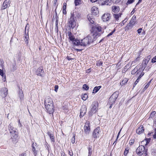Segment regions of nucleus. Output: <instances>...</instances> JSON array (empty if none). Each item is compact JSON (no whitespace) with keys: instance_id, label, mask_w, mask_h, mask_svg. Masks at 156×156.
Instances as JSON below:
<instances>
[{"instance_id":"f257e3e1","label":"nucleus","mask_w":156,"mask_h":156,"mask_svg":"<svg viewBox=\"0 0 156 156\" xmlns=\"http://www.w3.org/2000/svg\"><path fill=\"white\" fill-rule=\"evenodd\" d=\"M8 129L10 134L11 139L12 140L13 144L17 142L18 135L17 129L14 127L12 123H10L8 126Z\"/></svg>"},{"instance_id":"f03ea898","label":"nucleus","mask_w":156,"mask_h":156,"mask_svg":"<svg viewBox=\"0 0 156 156\" xmlns=\"http://www.w3.org/2000/svg\"><path fill=\"white\" fill-rule=\"evenodd\" d=\"M91 32L98 37L100 36L102 33L101 27L98 25L94 24L92 27Z\"/></svg>"},{"instance_id":"7ed1b4c3","label":"nucleus","mask_w":156,"mask_h":156,"mask_svg":"<svg viewBox=\"0 0 156 156\" xmlns=\"http://www.w3.org/2000/svg\"><path fill=\"white\" fill-rule=\"evenodd\" d=\"M98 104L96 102H94L92 103L91 105V108L89 112V114L92 115L94 114L97 112L98 108Z\"/></svg>"},{"instance_id":"20e7f679","label":"nucleus","mask_w":156,"mask_h":156,"mask_svg":"<svg viewBox=\"0 0 156 156\" xmlns=\"http://www.w3.org/2000/svg\"><path fill=\"white\" fill-rule=\"evenodd\" d=\"M150 58L151 56L149 55L143 61L141 65L140 66L141 67L139 68V69L142 72H143V71L146 67L150 60Z\"/></svg>"},{"instance_id":"39448f33","label":"nucleus","mask_w":156,"mask_h":156,"mask_svg":"<svg viewBox=\"0 0 156 156\" xmlns=\"http://www.w3.org/2000/svg\"><path fill=\"white\" fill-rule=\"evenodd\" d=\"M142 73H144L142 72L139 69V66H136L131 72V74L133 75L135 74L136 77H138Z\"/></svg>"},{"instance_id":"423d86ee","label":"nucleus","mask_w":156,"mask_h":156,"mask_svg":"<svg viewBox=\"0 0 156 156\" xmlns=\"http://www.w3.org/2000/svg\"><path fill=\"white\" fill-rule=\"evenodd\" d=\"M71 14V16L73 18L76 20L81 18V14L80 12H79L76 11H74L73 12H72Z\"/></svg>"},{"instance_id":"0eeeda50","label":"nucleus","mask_w":156,"mask_h":156,"mask_svg":"<svg viewBox=\"0 0 156 156\" xmlns=\"http://www.w3.org/2000/svg\"><path fill=\"white\" fill-rule=\"evenodd\" d=\"M145 148L144 146H140L136 150L137 154L141 156L145 152Z\"/></svg>"},{"instance_id":"6e6552de","label":"nucleus","mask_w":156,"mask_h":156,"mask_svg":"<svg viewBox=\"0 0 156 156\" xmlns=\"http://www.w3.org/2000/svg\"><path fill=\"white\" fill-rule=\"evenodd\" d=\"M118 96V92L114 93L109 98V102L114 104Z\"/></svg>"},{"instance_id":"1a4fd4ad","label":"nucleus","mask_w":156,"mask_h":156,"mask_svg":"<svg viewBox=\"0 0 156 156\" xmlns=\"http://www.w3.org/2000/svg\"><path fill=\"white\" fill-rule=\"evenodd\" d=\"M98 37V36L96 35L92 32L87 36V38L89 39L88 40L90 43L95 41Z\"/></svg>"},{"instance_id":"9d476101","label":"nucleus","mask_w":156,"mask_h":156,"mask_svg":"<svg viewBox=\"0 0 156 156\" xmlns=\"http://www.w3.org/2000/svg\"><path fill=\"white\" fill-rule=\"evenodd\" d=\"M76 20L71 16L70 18L68 20V23L69 27L73 28L76 25Z\"/></svg>"},{"instance_id":"9b49d317","label":"nucleus","mask_w":156,"mask_h":156,"mask_svg":"<svg viewBox=\"0 0 156 156\" xmlns=\"http://www.w3.org/2000/svg\"><path fill=\"white\" fill-rule=\"evenodd\" d=\"M44 104L45 107L51 105H53L52 100L50 97H47L45 99Z\"/></svg>"},{"instance_id":"f8f14e48","label":"nucleus","mask_w":156,"mask_h":156,"mask_svg":"<svg viewBox=\"0 0 156 156\" xmlns=\"http://www.w3.org/2000/svg\"><path fill=\"white\" fill-rule=\"evenodd\" d=\"M90 130V123L89 122H86L84 126V132L87 134H89Z\"/></svg>"},{"instance_id":"ddd939ff","label":"nucleus","mask_w":156,"mask_h":156,"mask_svg":"<svg viewBox=\"0 0 156 156\" xmlns=\"http://www.w3.org/2000/svg\"><path fill=\"white\" fill-rule=\"evenodd\" d=\"M100 132L101 131L99 127H98L94 129L93 133V136L94 138H97L99 136Z\"/></svg>"},{"instance_id":"4468645a","label":"nucleus","mask_w":156,"mask_h":156,"mask_svg":"<svg viewBox=\"0 0 156 156\" xmlns=\"http://www.w3.org/2000/svg\"><path fill=\"white\" fill-rule=\"evenodd\" d=\"M48 112L50 114H53L54 111V107L53 105H51L45 107Z\"/></svg>"},{"instance_id":"2eb2a0df","label":"nucleus","mask_w":156,"mask_h":156,"mask_svg":"<svg viewBox=\"0 0 156 156\" xmlns=\"http://www.w3.org/2000/svg\"><path fill=\"white\" fill-rule=\"evenodd\" d=\"M8 90L5 87L2 88L0 91V95L2 98H5L7 96Z\"/></svg>"},{"instance_id":"dca6fc26","label":"nucleus","mask_w":156,"mask_h":156,"mask_svg":"<svg viewBox=\"0 0 156 156\" xmlns=\"http://www.w3.org/2000/svg\"><path fill=\"white\" fill-rule=\"evenodd\" d=\"M88 38H87V37L84 39L81 40V46H85L87 45L90 44Z\"/></svg>"},{"instance_id":"f3484780","label":"nucleus","mask_w":156,"mask_h":156,"mask_svg":"<svg viewBox=\"0 0 156 156\" xmlns=\"http://www.w3.org/2000/svg\"><path fill=\"white\" fill-rule=\"evenodd\" d=\"M111 18V15L108 13H105L103 15L102 18L104 22L108 21Z\"/></svg>"},{"instance_id":"a211bd4d","label":"nucleus","mask_w":156,"mask_h":156,"mask_svg":"<svg viewBox=\"0 0 156 156\" xmlns=\"http://www.w3.org/2000/svg\"><path fill=\"white\" fill-rule=\"evenodd\" d=\"M28 26H29V24H27L25 27V35L24 36V40L25 41V42L26 44H28V40L29 39V35L28 34V30H29V27H28V28L27 29V34H26V29H27V27Z\"/></svg>"},{"instance_id":"6ab92c4d","label":"nucleus","mask_w":156,"mask_h":156,"mask_svg":"<svg viewBox=\"0 0 156 156\" xmlns=\"http://www.w3.org/2000/svg\"><path fill=\"white\" fill-rule=\"evenodd\" d=\"M44 71L43 67L42 66L39 67L36 71V74L38 76H43L44 75Z\"/></svg>"},{"instance_id":"aec40b11","label":"nucleus","mask_w":156,"mask_h":156,"mask_svg":"<svg viewBox=\"0 0 156 156\" xmlns=\"http://www.w3.org/2000/svg\"><path fill=\"white\" fill-rule=\"evenodd\" d=\"M92 16H97L99 13V11L98 8L95 6H94L91 8Z\"/></svg>"},{"instance_id":"412c9836","label":"nucleus","mask_w":156,"mask_h":156,"mask_svg":"<svg viewBox=\"0 0 156 156\" xmlns=\"http://www.w3.org/2000/svg\"><path fill=\"white\" fill-rule=\"evenodd\" d=\"M87 18L88 20L91 24H93L94 23V19L92 15H91V14H88L87 16Z\"/></svg>"},{"instance_id":"4be33fe9","label":"nucleus","mask_w":156,"mask_h":156,"mask_svg":"<svg viewBox=\"0 0 156 156\" xmlns=\"http://www.w3.org/2000/svg\"><path fill=\"white\" fill-rule=\"evenodd\" d=\"M112 12L115 13H117L119 11V7L118 6H113L112 7Z\"/></svg>"},{"instance_id":"5701e85b","label":"nucleus","mask_w":156,"mask_h":156,"mask_svg":"<svg viewBox=\"0 0 156 156\" xmlns=\"http://www.w3.org/2000/svg\"><path fill=\"white\" fill-rule=\"evenodd\" d=\"M144 129L143 126H140L136 130V133L139 134L143 133L144 131Z\"/></svg>"},{"instance_id":"b1692460","label":"nucleus","mask_w":156,"mask_h":156,"mask_svg":"<svg viewBox=\"0 0 156 156\" xmlns=\"http://www.w3.org/2000/svg\"><path fill=\"white\" fill-rule=\"evenodd\" d=\"M122 14L119 13L118 14H113V16L114 18L115 19V21H118L119 20V18L121 17Z\"/></svg>"},{"instance_id":"393cba45","label":"nucleus","mask_w":156,"mask_h":156,"mask_svg":"<svg viewBox=\"0 0 156 156\" xmlns=\"http://www.w3.org/2000/svg\"><path fill=\"white\" fill-rule=\"evenodd\" d=\"M9 0H6L3 3V5L2 7V9H4L7 8L8 6L9 5Z\"/></svg>"},{"instance_id":"a878e982","label":"nucleus","mask_w":156,"mask_h":156,"mask_svg":"<svg viewBox=\"0 0 156 156\" xmlns=\"http://www.w3.org/2000/svg\"><path fill=\"white\" fill-rule=\"evenodd\" d=\"M68 35L70 40L72 41V42L76 39L74 36L72 34L71 32L68 31Z\"/></svg>"},{"instance_id":"bb28decb","label":"nucleus","mask_w":156,"mask_h":156,"mask_svg":"<svg viewBox=\"0 0 156 156\" xmlns=\"http://www.w3.org/2000/svg\"><path fill=\"white\" fill-rule=\"evenodd\" d=\"M108 0H98V2L101 5L108 4Z\"/></svg>"},{"instance_id":"cd10ccee","label":"nucleus","mask_w":156,"mask_h":156,"mask_svg":"<svg viewBox=\"0 0 156 156\" xmlns=\"http://www.w3.org/2000/svg\"><path fill=\"white\" fill-rule=\"evenodd\" d=\"M73 43L74 45L75 46H81V41L80 42V40L78 39H75L72 42Z\"/></svg>"},{"instance_id":"c85d7f7f","label":"nucleus","mask_w":156,"mask_h":156,"mask_svg":"<svg viewBox=\"0 0 156 156\" xmlns=\"http://www.w3.org/2000/svg\"><path fill=\"white\" fill-rule=\"evenodd\" d=\"M47 134L49 136L50 138L52 141H55V137L53 134H51L50 132H48Z\"/></svg>"},{"instance_id":"c756f323","label":"nucleus","mask_w":156,"mask_h":156,"mask_svg":"<svg viewBox=\"0 0 156 156\" xmlns=\"http://www.w3.org/2000/svg\"><path fill=\"white\" fill-rule=\"evenodd\" d=\"M144 73H142L141 75H140L138 76V78L136 81L135 82L134 85L133 87H134L136 84H137V83L139 82L140 79L141 78V77L144 75Z\"/></svg>"},{"instance_id":"7c9ffc66","label":"nucleus","mask_w":156,"mask_h":156,"mask_svg":"<svg viewBox=\"0 0 156 156\" xmlns=\"http://www.w3.org/2000/svg\"><path fill=\"white\" fill-rule=\"evenodd\" d=\"M101 87V86H100L98 87H94L93 91V93H96Z\"/></svg>"},{"instance_id":"2f4dec72","label":"nucleus","mask_w":156,"mask_h":156,"mask_svg":"<svg viewBox=\"0 0 156 156\" xmlns=\"http://www.w3.org/2000/svg\"><path fill=\"white\" fill-rule=\"evenodd\" d=\"M19 96L21 100H23L24 98V95L23 91H22L21 89L19 91Z\"/></svg>"},{"instance_id":"473e14b6","label":"nucleus","mask_w":156,"mask_h":156,"mask_svg":"<svg viewBox=\"0 0 156 156\" xmlns=\"http://www.w3.org/2000/svg\"><path fill=\"white\" fill-rule=\"evenodd\" d=\"M136 19V16H133L130 20L129 22V23L130 24L132 25H134L136 22L135 20Z\"/></svg>"},{"instance_id":"72a5a7b5","label":"nucleus","mask_w":156,"mask_h":156,"mask_svg":"<svg viewBox=\"0 0 156 156\" xmlns=\"http://www.w3.org/2000/svg\"><path fill=\"white\" fill-rule=\"evenodd\" d=\"M88 156H91L92 153V147L89 146L88 147Z\"/></svg>"},{"instance_id":"f704fd0d","label":"nucleus","mask_w":156,"mask_h":156,"mask_svg":"<svg viewBox=\"0 0 156 156\" xmlns=\"http://www.w3.org/2000/svg\"><path fill=\"white\" fill-rule=\"evenodd\" d=\"M37 147V144L33 143L32 145V150L38 149Z\"/></svg>"},{"instance_id":"c9c22d12","label":"nucleus","mask_w":156,"mask_h":156,"mask_svg":"<svg viewBox=\"0 0 156 156\" xmlns=\"http://www.w3.org/2000/svg\"><path fill=\"white\" fill-rule=\"evenodd\" d=\"M128 81V80L127 78H124L122 81L120 83V84L122 86L123 85L125 84Z\"/></svg>"},{"instance_id":"e433bc0d","label":"nucleus","mask_w":156,"mask_h":156,"mask_svg":"<svg viewBox=\"0 0 156 156\" xmlns=\"http://www.w3.org/2000/svg\"><path fill=\"white\" fill-rule=\"evenodd\" d=\"M87 98L88 95L86 94H85L81 96V98L83 101L86 100Z\"/></svg>"},{"instance_id":"4c0bfd02","label":"nucleus","mask_w":156,"mask_h":156,"mask_svg":"<svg viewBox=\"0 0 156 156\" xmlns=\"http://www.w3.org/2000/svg\"><path fill=\"white\" fill-rule=\"evenodd\" d=\"M75 4L76 6L78 5L81 3V0H75Z\"/></svg>"},{"instance_id":"58836bf2","label":"nucleus","mask_w":156,"mask_h":156,"mask_svg":"<svg viewBox=\"0 0 156 156\" xmlns=\"http://www.w3.org/2000/svg\"><path fill=\"white\" fill-rule=\"evenodd\" d=\"M102 63L103 62L101 61L98 60L97 62L96 65L98 66H102Z\"/></svg>"},{"instance_id":"ea45409f","label":"nucleus","mask_w":156,"mask_h":156,"mask_svg":"<svg viewBox=\"0 0 156 156\" xmlns=\"http://www.w3.org/2000/svg\"><path fill=\"white\" fill-rule=\"evenodd\" d=\"M84 110L85 111V112H86L87 108L85 106H83L80 109V112H83V111Z\"/></svg>"},{"instance_id":"a19ab883","label":"nucleus","mask_w":156,"mask_h":156,"mask_svg":"<svg viewBox=\"0 0 156 156\" xmlns=\"http://www.w3.org/2000/svg\"><path fill=\"white\" fill-rule=\"evenodd\" d=\"M129 148L128 147L126 148L124 151V155L126 156L128 153V151Z\"/></svg>"},{"instance_id":"79ce46f5","label":"nucleus","mask_w":156,"mask_h":156,"mask_svg":"<svg viewBox=\"0 0 156 156\" xmlns=\"http://www.w3.org/2000/svg\"><path fill=\"white\" fill-rule=\"evenodd\" d=\"M83 88L86 90H87L89 89V87L87 84H84L83 86Z\"/></svg>"},{"instance_id":"37998d69","label":"nucleus","mask_w":156,"mask_h":156,"mask_svg":"<svg viewBox=\"0 0 156 156\" xmlns=\"http://www.w3.org/2000/svg\"><path fill=\"white\" fill-rule=\"evenodd\" d=\"M32 151L33 152V154L34 156H36L37 154L38 153V151L37 149L32 150Z\"/></svg>"},{"instance_id":"c03bdc74","label":"nucleus","mask_w":156,"mask_h":156,"mask_svg":"<svg viewBox=\"0 0 156 156\" xmlns=\"http://www.w3.org/2000/svg\"><path fill=\"white\" fill-rule=\"evenodd\" d=\"M156 114V112L155 111H154L152 112L150 114V117L152 118L154 117V115Z\"/></svg>"},{"instance_id":"a18cd8bd","label":"nucleus","mask_w":156,"mask_h":156,"mask_svg":"<svg viewBox=\"0 0 156 156\" xmlns=\"http://www.w3.org/2000/svg\"><path fill=\"white\" fill-rule=\"evenodd\" d=\"M86 112H85V111H83V112H80V117L81 118L83 117L85 114Z\"/></svg>"},{"instance_id":"49530a36","label":"nucleus","mask_w":156,"mask_h":156,"mask_svg":"<svg viewBox=\"0 0 156 156\" xmlns=\"http://www.w3.org/2000/svg\"><path fill=\"white\" fill-rule=\"evenodd\" d=\"M75 134L73 136V137L71 139V142L73 144L75 143Z\"/></svg>"},{"instance_id":"de8ad7c7","label":"nucleus","mask_w":156,"mask_h":156,"mask_svg":"<svg viewBox=\"0 0 156 156\" xmlns=\"http://www.w3.org/2000/svg\"><path fill=\"white\" fill-rule=\"evenodd\" d=\"M111 1L112 2L116 4L120 2L121 1V0H111Z\"/></svg>"},{"instance_id":"09e8293b","label":"nucleus","mask_w":156,"mask_h":156,"mask_svg":"<svg viewBox=\"0 0 156 156\" xmlns=\"http://www.w3.org/2000/svg\"><path fill=\"white\" fill-rule=\"evenodd\" d=\"M134 142V139H131L129 141V144L130 145H132Z\"/></svg>"},{"instance_id":"8fccbe9b","label":"nucleus","mask_w":156,"mask_h":156,"mask_svg":"<svg viewBox=\"0 0 156 156\" xmlns=\"http://www.w3.org/2000/svg\"><path fill=\"white\" fill-rule=\"evenodd\" d=\"M126 22V20H124L122 21V23H120L119 24L121 26H122L125 24V23Z\"/></svg>"},{"instance_id":"3c124183","label":"nucleus","mask_w":156,"mask_h":156,"mask_svg":"<svg viewBox=\"0 0 156 156\" xmlns=\"http://www.w3.org/2000/svg\"><path fill=\"white\" fill-rule=\"evenodd\" d=\"M115 28L114 29V30H113L112 32H111V33H110L109 34H108L107 36L108 37H109V36H110L112 35L115 32Z\"/></svg>"},{"instance_id":"603ef678","label":"nucleus","mask_w":156,"mask_h":156,"mask_svg":"<svg viewBox=\"0 0 156 156\" xmlns=\"http://www.w3.org/2000/svg\"><path fill=\"white\" fill-rule=\"evenodd\" d=\"M150 81L145 86V87H144V90H146V89L148 87H149V85L150 84Z\"/></svg>"},{"instance_id":"864d4df0","label":"nucleus","mask_w":156,"mask_h":156,"mask_svg":"<svg viewBox=\"0 0 156 156\" xmlns=\"http://www.w3.org/2000/svg\"><path fill=\"white\" fill-rule=\"evenodd\" d=\"M151 62L152 63H154L156 62V55L152 59Z\"/></svg>"},{"instance_id":"5fc2aeb1","label":"nucleus","mask_w":156,"mask_h":156,"mask_svg":"<svg viewBox=\"0 0 156 156\" xmlns=\"http://www.w3.org/2000/svg\"><path fill=\"white\" fill-rule=\"evenodd\" d=\"M69 154L71 156H73V153L72 150L69 151Z\"/></svg>"},{"instance_id":"6e6d98bb","label":"nucleus","mask_w":156,"mask_h":156,"mask_svg":"<svg viewBox=\"0 0 156 156\" xmlns=\"http://www.w3.org/2000/svg\"><path fill=\"white\" fill-rule=\"evenodd\" d=\"M4 74L2 70L0 69V75L3 77L4 76Z\"/></svg>"},{"instance_id":"4d7b16f0","label":"nucleus","mask_w":156,"mask_h":156,"mask_svg":"<svg viewBox=\"0 0 156 156\" xmlns=\"http://www.w3.org/2000/svg\"><path fill=\"white\" fill-rule=\"evenodd\" d=\"M135 0H128L127 2V4H130L132 3L133 2H134Z\"/></svg>"},{"instance_id":"13d9d810","label":"nucleus","mask_w":156,"mask_h":156,"mask_svg":"<svg viewBox=\"0 0 156 156\" xmlns=\"http://www.w3.org/2000/svg\"><path fill=\"white\" fill-rule=\"evenodd\" d=\"M12 66L13 69V71L16 69V64L12 65Z\"/></svg>"},{"instance_id":"bf43d9fd","label":"nucleus","mask_w":156,"mask_h":156,"mask_svg":"<svg viewBox=\"0 0 156 156\" xmlns=\"http://www.w3.org/2000/svg\"><path fill=\"white\" fill-rule=\"evenodd\" d=\"M56 29H57V31H58V20L57 19L56 21Z\"/></svg>"},{"instance_id":"052dcab7","label":"nucleus","mask_w":156,"mask_h":156,"mask_svg":"<svg viewBox=\"0 0 156 156\" xmlns=\"http://www.w3.org/2000/svg\"><path fill=\"white\" fill-rule=\"evenodd\" d=\"M58 86L57 85H55V90L56 92H57V90L58 89Z\"/></svg>"},{"instance_id":"680f3d73","label":"nucleus","mask_w":156,"mask_h":156,"mask_svg":"<svg viewBox=\"0 0 156 156\" xmlns=\"http://www.w3.org/2000/svg\"><path fill=\"white\" fill-rule=\"evenodd\" d=\"M66 3H64L63 4V9H66Z\"/></svg>"},{"instance_id":"e2e57ef3","label":"nucleus","mask_w":156,"mask_h":156,"mask_svg":"<svg viewBox=\"0 0 156 156\" xmlns=\"http://www.w3.org/2000/svg\"><path fill=\"white\" fill-rule=\"evenodd\" d=\"M142 30V28H139V29H138L137 30V31L138 32V34H140Z\"/></svg>"},{"instance_id":"0e129e2a","label":"nucleus","mask_w":156,"mask_h":156,"mask_svg":"<svg viewBox=\"0 0 156 156\" xmlns=\"http://www.w3.org/2000/svg\"><path fill=\"white\" fill-rule=\"evenodd\" d=\"M19 156H26V154L25 153L23 152Z\"/></svg>"},{"instance_id":"69168bd1","label":"nucleus","mask_w":156,"mask_h":156,"mask_svg":"<svg viewBox=\"0 0 156 156\" xmlns=\"http://www.w3.org/2000/svg\"><path fill=\"white\" fill-rule=\"evenodd\" d=\"M2 80L3 81H5L6 80L5 75L4 74V76L2 77Z\"/></svg>"},{"instance_id":"338daca9","label":"nucleus","mask_w":156,"mask_h":156,"mask_svg":"<svg viewBox=\"0 0 156 156\" xmlns=\"http://www.w3.org/2000/svg\"><path fill=\"white\" fill-rule=\"evenodd\" d=\"M67 58L68 60H70L73 59V58H70V57L68 56L67 57Z\"/></svg>"},{"instance_id":"774afa93","label":"nucleus","mask_w":156,"mask_h":156,"mask_svg":"<svg viewBox=\"0 0 156 156\" xmlns=\"http://www.w3.org/2000/svg\"><path fill=\"white\" fill-rule=\"evenodd\" d=\"M62 12L63 14H66V9H63Z\"/></svg>"}]
</instances>
